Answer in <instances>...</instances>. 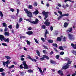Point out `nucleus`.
I'll return each mask as SVG.
<instances>
[{
    "instance_id": "obj_24",
    "label": "nucleus",
    "mask_w": 76,
    "mask_h": 76,
    "mask_svg": "<svg viewBox=\"0 0 76 76\" xmlns=\"http://www.w3.org/2000/svg\"><path fill=\"white\" fill-rule=\"evenodd\" d=\"M17 13L16 14V16H18V14H19V10L18 9H17Z\"/></svg>"
},
{
    "instance_id": "obj_16",
    "label": "nucleus",
    "mask_w": 76,
    "mask_h": 76,
    "mask_svg": "<svg viewBox=\"0 0 76 76\" xmlns=\"http://www.w3.org/2000/svg\"><path fill=\"white\" fill-rule=\"evenodd\" d=\"M5 57L8 60H10L11 59V58L9 56H5Z\"/></svg>"
},
{
    "instance_id": "obj_9",
    "label": "nucleus",
    "mask_w": 76,
    "mask_h": 76,
    "mask_svg": "<svg viewBox=\"0 0 76 76\" xmlns=\"http://www.w3.org/2000/svg\"><path fill=\"white\" fill-rule=\"evenodd\" d=\"M38 19H36L35 21H33L32 23L34 24H37V23H38Z\"/></svg>"
},
{
    "instance_id": "obj_14",
    "label": "nucleus",
    "mask_w": 76,
    "mask_h": 76,
    "mask_svg": "<svg viewBox=\"0 0 76 76\" xmlns=\"http://www.w3.org/2000/svg\"><path fill=\"white\" fill-rule=\"evenodd\" d=\"M4 35L5 36H9V33L7 32H6L4 33Z\"/></svg>"
},
{
    "instance_id": "obj_5",
    "label": "nucleus",
    "mask_w": 76,
    "mask_h": 76,
    "mask_svg": "<svg viewBox=\"0 0 76 76\" xmlns=\"http://www.w3.org/2000/svg\"><path fill=\"white\" fill-rule=\"evenodd\" d=\"M69 64H68L67 63H66L65 64V66L62 67V69H66L69 68Z\"/></svg>"
},
{
    "instance_id": "obj_32",
    "label": "nucleus",
    "mask_w": 76,
    "mask_h": 76,
    "mask_svg": "<svg viewBox=\"0 0 76 76\" xmlns=\"http://www.w3.org/2000/svg\"><path fill=\"white\" fill-rule=\"evenodd\" d=\"M58 12L59 13L60 15H62V12L61 11H58Z\"/></svg>"
},
{
    "instance_id": "obj_47",
    "label": "nucleus",
    "mask_w": 76,
    "mask_h": 76,
    "mask_svg": "<svg viewBox=\"0 0 76 76\" xmlns=\"http://www.w3.org/2000/svg\"><path fill=\"white\" fill-rule=\"evenodd\" d=\"M56 58H57V59H58V58H59V56H58V55H57L56 56Z\"/></svg>"
},
{
    "instance_id": "obj_34",
    "label": "nucleus",
    "mask_w": 76,
    "mask_h": 76,
    "mask_svg": "<svg viewBox=\"0 0 76 76\" xmlns=\"http://www.w3.org/2000/svg\"><path fill=\"white\" fill-rule=\"evenodd\" d=\"M53 45V46H54V47H57V45L56 43L55 44H52Z\"/></svg>"
},
{
    "instance_id": "obj_53",
    "label": "nucleus",
    "mask_w": 76,
    "mask_h": 76,
    "mask_svg": "<svg viewBox=\"0 0 76 76\" xmlns=\"http://www.w3.org/2000/svg\"><path fill=\"white\" fill-rule=\"evenodd\" d=\"M2 76H5V73L3 72L1 74Z\"/></svg>"
},
{
    "instance_id": "obj_2",
    "label": "nucleus",
    "mask_w": 76,
    "mask_h": 76,
    "mask_svg": "<svg viewBox=\"0 0 76 76\" xmlns=\"http://www.w3.org/2000/svg\"><path fill=\"white\" fill-rule=\"evenodd\" d=\"M24 10L27 13L28 16L29 17V18H32V12L29 11L26 9H24Z\"/></svg>"
},
{
    "instance_id": "obj_40",
    "label": "nucleus",
    "mask_w": 76,
    "mask_h": 76,
    "mask_svg": "<svg viewBox=\"0 0 76 76\" xmlns=\"http://www.w3.org/2000/svg\"><path fill=\"white\" fill-rule=\"evenodd\" d=\"M27 58H29V59H30V60H31V56L29 55H28L27 56Z\"/></svg>"
},
{
    "instance_id": "obj_48",
    "label": "nucleus",
    "mask_w": 76,
    "mask_h": 76,
    "mask_svg": "<svg viewBox=\"0 0 76 76\" xmlns=\"http://www.w3.org/2000/svg\"><path fill=\"white\" fill-rule=\"evenodd\" d=\"M28 8H29V9H32V6L31 5H30L28 6Z\"/></svg>"
},
{
    "instance_id": "obj_13",
    "label": "nucleus",
    "mask_w": 76,
    "mask_h": 76,
    "mask_svg": "<svg viewBox=\"0 0 76 76\" xmlns=\"http://www.w3.org/2000/svg\"><path fill=\"white\" fill-rule=\"evenodd\" d=\"M72 28H69L68 30H67V32H72Z\"/></svg>"
},
{
    "instance_id": "obj_50",
    "label": "nucleus",
    "mask_w": 76,
    "mask_h": 76,
    "mask_svg": "<svg viewBox=\"0 0 76 76\" xmlns=\"http://www.w3.org/2000/svg\"><path fill=\"white\" fill-rule=\"evenodd\" d=\"M41 39L43 41V42H45V40L43 38H41Z\"/></svg>"
},
{
    "instance_id": "obj_4",
    "label": "nucleus",
    "mask_w": 76,
    "mask_h": 76,
    "mask_svg": "<svg viewBox=\"0 0 76 76\" xmlns=\"http://www.w3.org/2000/svg\"><path fill=\"white\" fill-rule=\"evenodd\" d=\"M44 58H46V59L48 60V59H49V57H48L47 56L44 55L43 56V58H40V60H41L42 61V60H44Z\"/></svg>"
},
{
    "instance_id": "obj_36",
    "label": "nucleus",
    "mask_w": 76,
    "mask_h": 76,
    "mask_svg": "<svg viewBox=\"0 0 76 76\" xmlns=\"http://www.w3.org/2000/svg\"><path fill=\"white\" fill-rule=\"evenodd\" d=\"M4 71V69L3 68L0 69V72H3Z\"/></svg>"
},
{
    "instance_id": "obj_43",
    "label": "nucleus",
    "mask_w": 76,
    "mask_h": 76,
    "mask_svg": "<svg viewBox=\"0 0 76 76\" xmlns=\"http://www.w3.org/2000/svg\"><path fill=\"white\" fill-rule=\"evenodd\" d=\"M42 28L43 29H45V26L43 25L42 26Z\"/></svg>"
},
{
    "instance_id": "obj_29",
    "label": "nucleus",
    "mask_w": 76,
    "mask_h": 76,
    "mask_svg": "<svg viewBox=\"0 0 76 76\" xmlns=\"http://www.w3.org/2000/svg\"><path fill=\"white\" fill-rule=\"evenodd\" d=\"M30 60H31V61H35V62H37V60H36L35 59L31 58Z\"/></svg>"
},
{
    "instance_id": "obj_25",
    "label": "nucleus",
    "mask_w": 76,
    "mask_h": 76,
    "mask_svg": "<svg viewBox=\"0 0 76 76\" xmlns=\"http://www.w3.org/2000/svg\"><path fill=\"white\" fill-rule=\"evenodd\" d=\"M34 39L36 43L37 44H39V42H38V40L37 39L34 38Z\"/></svg>"
},
{
    "instance_id": "obj_22",
    "label": "nucleus",
    "mask_w": 76,
    "mask_h": 76,
    "mask_svg": "<svg viewBox=\"0 0 76 76\" xmlns=\"http://www.w3.org/2000/svg\"><path fill=\"white\" fill-rule=\"evenodd\" d=\"M16 27L17 29H18V28H19V23H17Z\"/></svg>"
},
{
    "instance_id": "obj_44",
    "label": "nucleus",
    "mask_w": 76,
    "mask_h": 76,
    "mask_svg": "<svg viewBox=\"0 0 76 76\" xmlns=\"http://www.w3.org/2000/svg\"><path fill=\"white\" fill-rule=\"evenodd\" d=\"M71 63H72V61H68L67 63H67L68 64H71Z\"/></svg>"
},
{
    "instance_id": "obj_58",
    "label": "nucleus",
    "mask_w": 76,
    "mask_h": 76,
    "mask_svg": "<svg viewBox=\"0 0 76 76\" xmlns=\"http://www.w3.org/2000/svg\"><path fill=\"white\" fill-rule=\"evenodd\" d=\"M20 60H21V61H23V60H25V58H20Z\"/></svg>"
},
{
    "instance_id": "obj_39",
    "label": "nucleus",
    "mask_w": 76,
    "mask_h": 76,
    "mask_svg": "<svg viewBox=\"0 0 76 76\" xmlns=\"http://www.w3.org/2000/svg\"><path fill=\"white\" fill-rule=\"evenodd\" d=\"M26 42L27 44H28V45H30V44H31V42H30L28 41V40H27Z\"/></svg>"
},
{
    "instance_id": "obj_6",
    "label": "nucleus",
    "mask_w": 76,
    "mask_h": 76,
    "mask_svg": "<svg viewBox=\"0 0 76 76\" xmlns=\"http://www.w3.org/2000/svg\"><path fill=\"white\" fill-rule=\"evenodd\" d=\"M48 19H47L44 22V24L46 26H48L50 25V22H48Z\"/></svg>"
},
{
    "instance_id": "obj_17",
    "label": "nucleus",
    "mask_w": 76,
    "mask_h": 76,
    "mask_svg": "<svg viewBox=\"0 0 76 76\" xmlns=\"http://www.w3.org/2000/svg\"><path fill=\"white\" fill-rule=\"evenodd\" d=\"M0 15L1 17L2 18L3 16V14L2 12L1 11H0Z\"/></svg>"
},
{
    "instance_id": "obj_20",
    "label": "nucleus",
    "mask_w": 76,
    "mask_h": 76,
    "mask_svg": "<svg viewBox=\"0 0 76 76\" xmlns=\"http://www.w3.org/2000/svg\"><path fill=\"white\" fill-rule=\"evenodd\" d=\"M37 68L39 69L40 73H42V69H41V68L38 67Z\"/></svg>"
},
{
    "instance_id": "obj_28",
    "label": "nucleus",
    "mask_w": 76,
    "mask_h": 76,
    "mask_svg": "<svg viewBox=\"0 0 76 76\" xmlns=\"http://www.w3.org/2000/svg\"><path fill=\"white\" fill-rule=\"evenodd\" d=\"M6 64H10V63L9 62V60H7V61L5 62Z\"/></svg>"
},
{
    "instance_id": "obj_35",
    "label": "nucleus",
    "mask_w": 76,
    "mask_h": 76,
    "mask_svg": "<svg viewBox=\"0 0 76 76\" xmlns=\"http://www.w3.org/2000/svg\"><path fill=\"white\" fill-rule=\"evenodd\" d=\"M2 25L4 26V27H6V26H7V25L5 23H3L2 24Z\"/></svg>"
},
{
    "instance_id": "obj_30",
    "label": "nucleus",
    "mask_w": 76,
    "mask_h": 76,
    "mask_svg": "<svg viewBox=\"0 0 76 76\" xmlns=\"http://www.w3.org/2000/svg\"><path fill=\"white\" fill-rule=\"evenodd\" d=\"M2 45H3L4 46H5L6 47H7V44H6L5 43H2Z\"/></svg>"
},
{
    "instance_id": "obj_52",
    "label": "nucleus",
    "mask_w": 76,
    "mask_h": 76,
    "mask_svg": "<svg viewBox=\"0 0 76 76\" xmlns=\"http://www.w3.org/2000/svg\"><path fill=\"white\" fill-rule=\"evenodd\" d=\"M7 29H8L7 28H5L4 30V32H6V31H7Z\"/></svg>"
},
{
    "instance_id": "obj_55",
    "label": "nucleus",
    "mask_w": 76,
    "mask_h": 76,
    "mask_svg": "<svg viewBox=\"0 0 76 76\" xmlns=\"http://www.w3.org/2000/svg\"><path fill=\"white\" fill-rule=\"evenodd\" d=\"M3 65H4V66L6 65V62L3 61Z\"/></svg>"
},
{
    "instance_id": "obj_3",
    "label": "nucleus",
    "mask_w": 76,
    "mask_h": 76,
    "mask_svg": "<svg viewBox=\"0 0 76 76\" xmlns=\"http://www.w3.org/2000/svg\"><path fill=\"white\" fill-rule=\"evenodd\" d=\"M42 13L43 15H45V20H46V19L48 17V15H50V12H46L45 11H44L42 12Z\"/></svg>"
},
{
    "instance_id": "obj_21",
    "label": "nucleus",
    "mask_w": 76,
    "mask_h": 76,
    "mask_svg": "<svg viewBox=\"0 0 76 76\" xmlns=\"http://www.w3.org/2000/svg\"><path fill=\"white\" fill-rule=\"evenodd\" d=\"M36 53L38 55V56L40 57V53H39V52L38 50H37Z\"/></svg>"
},
{
    "instance_id": "obj_61",
    "label": "nucleus",
    "mask_w": 76,
    "mask_h": 76,
    "mask_svg": "<svg viewBox=\"0 0 76 76\" xmlns=\"http://www.w3.org/2000/svg\"><path fill=\"white\" fill-rule=\"evenodd\" d=\"M26 38V37L25 36H21L20 37V38Z\"/></svg>"
},
{
    "instance_id": "obj_12",
    "label": "nucleus",
    "mask_w": 76,
    "mask_h": 76,
    "mask_svg": "<svg viewBox=\"0 0 76 76\" xmlns=\"http://www.w3.org/2000/svg\"><path fill=\"white\" fill-rule=\"evenodd\" d=\"M26 34L28 35H31V34H33V32L31 31H29L27 32H26Z\"/></svg>"
},
{
    "instance_id": "obj_57",
    "label": "nucleus",
    "mask_w": 76,
    "mask_h": 76,
    "mask_svg": "<svg viewBox=\"0 0 76 76\" xmlns=\"http://www.w3.org/2000/svg\"><path fill=\"white\" fill-rule=\"evenodd\" d=\"M60 54L61 55H63L64 54V52H61L60 53Z\"/></svg>"
},
{
    "instance_id": "obj_51",
    "label": "nucleus",
    "mask_w": 76,
    "mask_h": 76,
    "mask_svg": "<svg viewBox=\"0 0 76 76\" xmlns=\"http://www.w3.org/2000/svg\"><path fill=\"white\" fill-rule=\"evenodd\" d=\"M58 35V33L57 32H55L54 33V35Z\"/></svg>"
},
{
    "instance_id": "obj_15",
    "label": "nucleus",
    "mask_w": 76,
    "mask_h": 76,
    "mask_svg": "<svg viewBox=\"0 0 76 76\" xmlns=\"http://www.w3.org/2000/svg\"><path fill=\"white\" fill-rule=\"evenodd\" d=\"M29 67V66L27 65H24V67L23 68L25 69H29V67Z\"/></svg>"
},
{
    "instance_id": "obj_54",
    "label": "nucleus",
    "mask_w": 76,
    "mask_h": 76,
    "mask_svg": "<svg viewBox=\"0 0 76 76\" xmlns=\"http://www.w3.org/2000/svg\"><path fill=\"white\" fill-rule=\"evenodd\" d=\"M65 60H67V61H69V58H68L65 57Z\"/></svg>"
},
{
    "instance_id": "obj_18",
    "label": "nucleus",
    "mask_w": 76,
    "mask_h": 76,
    "mask_svg": "<svg viewBox=\"0 0 76 76\" xmlns=\"http://www.w3.org/2000/svg\"><path fill=\"white\" fill-rule=\"evenodd\" d=\"M69 24L68 23H64V27L66 28L68 26Z\"/></svg>"
},
{
    "instance_id": "obj_23",
    "label": "nucleus",
    "mask_w": 76,
    "mask_h": 76,
    "mask_svg": "<svg viewBox=\"0 0 76 76\" xmlns=\"http://www.w3.org/2000/svg\"><path fill=\"white\" fill-rule=\"evenodd\" d=\"M63 16H62V15H61V16H59L58 18V20H60V19H61V18H62V17H63Z\"/></svg>"
},
{
    "instance_id": "obj_59",
    "label": "nucleus",
    "mask_w": 76,
    "mask_h": 76,
    "mask_svg": "<svg viewBox=\"0 0 76 76\" xmlns=\"http://www.w3.org/2000/svg\"><path fill=\"white\" fill-rule=\"evenodd\" d=\"M20 69H23V66H22V65H20Z\"/></svg>"
},
{
    "instance_id": "obj_19",
    "label": "nucleus",
    "mask_w": 76,
    "mask_h": 76,
    "mask_svg": "<svg viewBox=\"0 0 76 76\" xmlns=\"http://www.w3.org/2000/svg\"><path fill=\"white\" fill-rule=\"evenodd\" d=\"M27 72L28 73H32L33 72V70L31 69H29L28 70Z\"/></svg>"
},
{
    "instance_id": "obj_45",
    "label": "nucleus",
    "mask_w": 76,
    "mask_h": 76,
    "mask_svg": "<svg viewBox=\"0 0 76 76\" xmlns=\"http://www.w3.org/2000/svg\"><path fill=\"white\" fill-rule=\"evenodd\" d=\"M10 11H11L12 12H14V9L13 8H11L10 9Z\"/></svg>"
},
{
    "instance_id": "obj_10",
    "label": "nucleus",
    "mask_w": 76,
    "mask_h": 76,
    "mask_svg": "<svg viewBox=\"0 0 76 76\" xmlns=\"http://www.w3.org/2000/svg\"><path fill=\"white\" fill-rule=\"evenodd\" d=\"M73 37V35L71 34H68V37L71 40L72 39V37Z\"/></svg>"
},
{
    "instance_id": "obj_11",
    "label": "nucleus",
    "mask_w": 76,
    "mask_h": 76,
    "mask_svg": "<svg viewBox=\"0 0 76 76\" xmlns=\"http://www.w3.org/2000/svg\"><path fill=\"white\" fill-rule=\"evenodd\" d=\"M39 12H38V10H36V11L33 12V15H37V14H38Z\"/></svg>"
},
{
    "instance_id": "obj_37",
    "label": "nucleus",
    "mask_w": 76,
    "mask_h": 76,
    "mask_svg": "<svg viewBox=\"0 0 76 76\" xmlns=\"http://www.w3.org/2000/svg\"><path fill=\"white\" fill-rule=\"evenodd\" d=\"M14 66H14V65H12L10 67H9V68L10 69V68H13L14 67Z\"/></svg>"
},
{
    "instance_id": "obj_8",
    "label": "nucleus",
    "mask_w": 76,
    "mask_h": 76,
    "mask_svg": "<svg viewBox=\"0 0 76 76\" xmlns=\"http://www.w3.org/2000/svg\"><path fill=\"white\" fill-rule=\"evenodd\" d=\"M58 73L60 75H61V76L63 75V71H62L59 70L58 71Z\"/></svg>"
},
{
    "instance_id": "obj_31",
    "label": "nucleus",
    "mask_w": 76,
    "mask_h": 76,
    "mask_svg": "<svg viewBox=\"0 0 76 76\" xmlns=\"http://www.w3.org/2000/svg\"><path fill=\"white\" fill-rule=\"evenodd\" d=\"M48 42L50 43H53V41L52 40H48Z\"/></svg>"
},
{
    "instance_id": "obj_42",
    "label": "nucleus",
    "mask_w": 76,
    "mask_h": 76,
    "mask_svg": "<svg viewBox=\"0 0 76 76\" xmlns=\"http://www.w3.org/2000/svg\"><path fill=\"white\" fill-rule=\"evenodd\" d=\"M43 47L46 49H47V50H48V48L45 45H43Z\"/></svg>"
},
{
    "instance_id": "obj_46",
    "label": "nucleus",
    "mask_w": 76,
    "mask_h": 76,
    "mask_svg": "<svg viewBox=\"0 0 76 76\" xmlns=\"http://www.w3.org/2000/svg\"><path fill=\"white\" fill-rule=\"evenodd\" d=\"M8 28H10V29H12V25H10L8 26Z\"/></svg>"
},
{
    "instance_id": "obj_64",
    "label": "nucleus",
    "mask_w": 76,
    "mask_h": 76,
    "mask_svg": "<svg viewBox=\"0 0 76 76\" xmlns=\"http://www.w3.org/2000/svg\"><path fill=\"white\" fill-rule=\"evenodd\" d=\"M76 75V73H74L72 75V76H75Z\"/></svg>"
},
{
    "instance_id": "obj_49",
    "label": "nucleus",
    "mask_w": 76,
    "mask_h": 76,
    "mask_svg": "<svg viewBox=\"0 0 76 76\" xmlns=\"http://www.w3.org/2000/svg\"><path fill=\"white\" fill-rule=\"evenodd\" d=\"M57 5L58 6L60 7H61V4L59 3Z\"/></svg>"
},
{
    "instance_id": "obj_56",
    "label": "nucleus",
    "mask_w": 76,
    "mask_h": 76,
    "mask_svg": "<svg viewBox=\"0 0 76 76\" xmlns=\"http://www.w3.org/2000/svg\"><path fill=\"white\" fill-rule=\"evenodd\" d=\"M53 53H54V52L53 51H52L50 53V55H52V54H53Z\"/></svg>"
},
{
    "instance_id": "obj_41",
    "label": "nucleus",
    "mask_w": 76,
    "mask_h": 76,
    "mask_svg": "<svg viewBox=\"0 0 76 76\" xmlns=\"http://www.w3.org/2000/svg\"><path fill=\"white\" fill-rule=\"evenodd\" d=\"M63 41H66V37H64L63 39Z\"/></svg>"
},
{
    "instance_id": "obj_7",
    "label": "nucleus",
    "mask_w": 76,
    "mask_h": 76,
    "mask_svg": "<svg viewBox=\"0 0 76 76\" xmlns=\"http://www.w3.org/2000/svg\"><path fill=\"white\" fill-rule=\"evenodd\" d=\"M62 38H63V36H61L60 37H58L57 39V41H61V39H62Z\"/></svg>"
},
{
    "instance_id": "obj_33",
    "label": "nucleus",
    "mask_w": 76,
    "mask_h": 76,
    "mask_svg": "<svg viewBox=\"0 0 76 76\" xmlns=\"http://www.w3.org/2000/svg\"><path fill=\"white\" fill-rule=\"evenodd\" d=\"M59 48L61 50H63L64 49H63V47L60 46L59 47Z\"/></svg>"
},
{
    "instance_id": "obj_63",
    "label": "nucleus",
    "mask_w": 76,
    "mask_h": 76,
    "mask_svg": "<svg viewBox=\"0 0 76 76\" xmlns=\"http://www.w3.org/2000/svg\"><path fill=\"white\" fill-rule=\"evenodd\" d=\"M22 18H20L19 20V22H22Z\"/></svg>"
},
{
    "instance_id": "obj_62",
    "label": "nucleus",
    "mask_w": 76,
    "mask_h": 76,
    "mask_svg": "<svg viewBox=\"0 0 76 76\" xmlns=\"http://www.w3.org/2000/svg\"><path fill=\"white\" fill-rule=\"evenodd\" d=\"M50 29L51 31H53V27H51Z\"/></svg>"
},
{
    "instance_id": "obj_27",
    "label": "nucleus",
    "mask_w": 76,
    "mask_h": 76,
    "mask_svg": "<svg viewBox=\"0 0 76 76\" xmlns=\"http://www.w3.org/2000/svg\"><path fill=\"white\" fill-rule=\"evenodd\" d=\"M23 64L24 66H26V65H27L26 64V61H24L23 62Z\"/></svg>"
},
{
    "instance_id": "obj_1",
    "label": "nucleus",
    "mask_w": 76,
    "mask_h": 76,
    "mask_svg": "<svg viewBox=\"0 0 76 76\" xmlns=\"http://www.w3.org/2000/svg\"><path fill=\"white\" fill-rule=\"evenodd\" d=\"M0 39L1 41H3V40H4V42L8 43L9 42V39L8 38H4V37L3 35H0Z\"/></svg>"
},
{
    "instance_id": "obj_60",
    "label": "nucleus",
    "mask_w": 76,
    "mask_h": 76,
    "mask_svg": "<svg viewBox=\"0 0 76 76\" xmlns=\"http://www.w3.org/2000/svg\"><path fill=\"white\" fill-rule=\"evenodd\" d=\"M32 29V28L31 27H29L28 28V31H30V30H31Z\"/></svg>"
},
{
    "instance_id": "obj_38",
    "label": "nucleus",
    "mask_w": 76,
    "mask_h": 76,
    "mask_svg": "<svg viewBox=\"0 0 76 76\" xmlns=\"http://www.w3.org/2000/svg\"><path fill=\"white\" fill-rule=\"evenodd\" d=\"M72 52L74 54H75V55H76V51L73 50Z\"/></svg>"
},
{
    "instance_id": "obj_26",
    "label": "nucleus",
    "mask_w": 76,
    "mask_h": 76,
    "mask_svg": "<svg viewBox=\"0 0 76 76\" xmlns=\"http://www.w3.org/2000/svg\"><path fill=\"white\" fill-rule=\"evenodd\" d=\"M68 15L69 14H65L62 15V16H68Z\"/></svg>"
}]
</instances>
